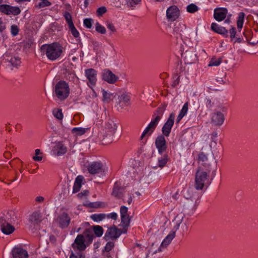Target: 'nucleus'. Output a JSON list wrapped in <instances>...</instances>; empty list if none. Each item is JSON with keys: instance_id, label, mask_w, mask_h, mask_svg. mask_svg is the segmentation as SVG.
Listing matches in <instances>:
<instances>
[{"instance_id": "obj_47", "label": "nucleus", "mask_w": 258, "mask_h": 258, "mask_svg": "<svg viewBox=\"0 0 258 258\" xmlns=\"http://www.w3.org/2000/svg\"><path fill=\"white\" fill-rule=\"evenodd\" d=\"M93 231L97 236H101L103 233L102 228L100 226H95L93 228Z\"/></svg>"}, {"instance_id": "obj_42", "label": "nucleus", "mask_w": 258, "mask_h": 258, "mask_svg": "<svg viewBox=\"0 0 258 258\" xmlns=\"http://www.w3.org/2000/svg\"><path fill=\"white\" fill-rule=\"evenodd\" d=\"M72 132L76 136H81L86 132V130L82 127H74L72 129Z\"/></svg>"}, {"instance_id": "obj_32", "label": "nucleus", "mask_w": 258, "mask_h": 258, "mask_svg": "<svg viewBox=\"0 0 258 258\" xmlns=\"http://www.w3.org/2000/svg\"><path fill=\"white\" fill-rule=\"evenodd\" d=\"M121 217V224L122 227H123V230L124 231L125 229L127 230V228L130 226V223L131 221V219L130 218L129 215H125L123 216H120Z\"/></svg>"}, {"instance_id": "obj_50", "label": "nucleus", "mask_w": 258, "mask_h": 258, "mask_svg": "<svg viewBox=\"0 0 258 258\" xmlns=\"http://www.w3.org/2000/svg\"><path fill=\"white\" fill-rule=\"evenodd\" d=\"M69 29L70 30L72 34L75 38H78L79 37L80 34L78 31L75 28L74 25L69 27Z\"/></svg>"}, {"instance_id": "obj_59", "label": "nucleus", "mask_w": 258, "mask_h": 258, "mask_svg": "<svg viewBox=\"0 0 258 258\" xmlns=\"http://www.w3.org/2000/svg\"><path fill=\"white\" fill-rule=\"evenodd\" d=\"M221 77H218L216 79L218 82H219L221 84H225L227 82V80L226 78V74H221L220 75Z\"/></svg>"}, {"instance_id": "obj_37", "label": "nucleus", "mask_w": 258, "mask_h": 258, "mask_svg": "<svg viewBox=\"0 0 258 258\" xmlns=\"http://www.w3.org/2000/svg\"><path fill=\"white\" fill-rule=\"evenodd\" d=\"M51 5V3L48 0H38L36 3L35 7L38 9H42L49 7Z\"/></svg>"}, {"instance_id": "obj_30", "label": "nucleus", "mask_w": 258, "mask_h": 258, "mask_svg": "<svg viewBox=\"0 0 258 258\" xmlns=\"http://www.w3.org/2000/svg\"><path fill=\"white\" fill-rule=\"evenodd\" d=\"M108 131H105V129L102 128L100 133V138H102V141H104V144H109L112 141L113 137H109L108 136Z\"/></svg>"}, {"instance_id": "obj_21", "label": "nucleus", "mask_w": 258, "mask_h": 258, "mask_svg": "<svg viewBox=\"0 0 258 258\" xmlns=\"http://www.w3.org/2000/svg\"><path fill=\"white\" fill-rule=\"evenodd\" d=\"M227 13L228 11L226 8H220L216 9L214 12V18L216 21L221 22L225 19Z\"/></svg>"}, {"instance_id": "obj_31", "label": "nucleus", "mask_w": 258, "mask_h": 258, "mask_svg": "<svg viewBox=\"0 0 258 258\" xmlns=\"http://www.w3.org/2000/svg\"><path fill=\"white\" fill-rule=\"evenodd\" d=\"M245 16V14L243 12H240L238 14L237 27L239 31L241 30L243 27Z\"/></svg>"}, {"instance_id": "obj_60", "label": "nucleus", "mask_w": 258, "mask_h": 258, "mask_svg": "<svg viewBox=\"0 0 258 258\" xmlns=\"http://www.w3.org/2000/svg\"><path fill=\"white\" fill-rule=\"evenodd\" d=\"M127 212H128V208L126 207H125L124 206H122L120 207V216L128 215L127 214Z\"/></svg>"}, {"instance_id": "obj_55", "label": "nucleus", "mask_w": 258, "mask_h": 258, "mask_svg": "<svg viewBox=\"0 0 258 258\" xmlns=\"http://www.w3.org/2000/svg\"><path fill=\"white\" fill-rule=\"evenodd\" d=\"M93 20L92 19H85L84 20V25L87 28H91L92 26Z\"/></svg>"}, {"instance_id": "obj_3", "label": "nucleus", "mask_w": 258, "mask_h": 258, "mask_svg": "<svg viewBox=\"0 0 258 258\" xmlns=\"http://www.w3.org/2000/svg\"><path fill=\"white\" fill-rule=\"evenodd\" d=\"M163 114V110L160 109L157 111L156 113L153 115V118L149 124L144 130L141 137V139H143L146 136H149L152 134L161 119Z\"/></svg>"}, {"instance_id": "obj_26", "label": "nucleus", "mask_w": 258, "mask_h": 258, "mask_svg": "<svg viewBox=\"0 0 258 258\" xmlns=\"http://www.w3.org/2000/svg\"><path fill=\"white\" fill-rule=\"evenodd\" d=\"M211 28L212 30L213 31L220 34L223 35L224 36H227L228 35V31L225 28L217 24L216 23H213L211 24Z\"/></svg>"}, {"instance_id": "obj_2", "label": "nucleus", "mask_w": 258, "mask_h": 258, "mask_svg": "<svg viewBox=\"0 0 258 258\" xmlns=\"http://www.w3.org/2000/svg\"><path fill=\"white\" fill-rule=\"evenodd\" d=\"M40 49L41 52L45 54L48 59L51 61L58 59L63 52L62 46L57 42L43 44Z\"/></svg>"}, {"instance_id": "obj_13", "label": "nucleus", "mask_w": 258, "mask_h": 258, "mask_svg": "<svg viewBox=\"0 0 258 258\" xmlns=\"http://www.w3.org/2000/svg\"><path fill=\"white\" fill-rule=\"evenodd\" d=\"M174 114L171 113L162 128V132L164 136L166 137L169 136L174 124Z\"/></svg>"}, {"instance_id": "obj_57", "label": "nucleus", "mask_w": 258, "mask_h": 258, "mask_svg": "<svg viewBox=\"0 0 258 258\" xmlns=\"http://www.w3.org/2000/svg\"><path fill=\"white\" fill-rule=\"evenodd\" d=\"M70 258H85V256H83L82 252H78L75 253L73 251H72L70 255Z\"/></svg>"}, {"instance_id": "obj_63", "label": "nucleus", "mask_w": 258, "mask_h": 258, "mask_svg": "<svg viewBox=\"0 0 258 258\" xmlns=\"http://www.w3.org/2000/svg\"><path fill=\"white\" fill-rule=\"evenodd\" d=\"M229 33L231 38L232 39L234 38L236 34V29L233 27H231V28L229 30Z\"/></svg>"}, {"instance_id": "obj_25", "label": "nucleus", "mask_w": 258, "mask_h": 258, "mask_svg": "<svg viewBox=\"0 0 258 258\" xmlns=\"http://www.w3.org/2000/svg\"><path fill=\"white\" fill-rule=\"evenodd\" d=\"M14 258H28L27 251L21 247H16L13 250Z\"/></svg>"}, {"instance_id": "obj_16", "label": "nucleus", "mask_w": 258, "mask_h": 258, "mask_svg": "<svg viewBox=\"0 0 258 258\" xmlns=\"http://www.w3.org/2000/svg\"><path fill=\"white\" fill-rule=\"evenodd\" d=\"M102 78L109 84H114L118 80V77L108 69L104 70L102 71Z\"/></svg>"}, {"instance_id": "obj_11", "label": "nucleus", "mask_w": 258, "mask_h": 258, "mask_svg": "<svg viewBox=\"0 0 258 258\" xmlns=\"http://www.w3.org/2000/svg\"><path fill=\"white\" fill-rule=\"evenodd\" d=\"M85 76L87 79L88 86L92 88L97 82V71L93 69H87L85 70Z\"/></svg>"}, {"instance_id": "obj_33", "label": "nucleus", "mask_w": 258, "mask_h": 258, "mask_svg": "<svg viewBox=\"0 0 258 258\" xmlns=\"http://www.w3.org/2000/svg\"><path fill=\"white\" fill-rule=\"evenodd\" d=\"M130 97L126 95H121L119 97L118 104L121 106H126L130 104Z\"/></svg>"}, {"instance_id": "obj_6", "label": "nucleus", "mask_w": 258, "mask_h": 258, "mask_svg": "<svg viewBox=\"0 0 258 258\" xmlns=\"http://www.w3.org/2000/svg\"><path fill=\"white\" fill-rule=\"evenodd\" d=\"M126 231V229L124 231L123 230L121 231L120 230L118 229L116 226H113L108 228L105 234L104 238L106 241L110 239H116L120 236L121 233H125Z\"/></svg>"}, {"instance_id": "obj_15", "label": "nucleus", "mask_w": 258, "mask_h": 258, "mask_svg": "<svg viewBox=\"0 0 258 258\" xmlns=\"http://www.w3.org/2000/svg\"><path fill=\"white\" fill-rule=\"evenodd\" d=\"M155 146L160 154H162L166 151L167 145L165 138L163 136L160 135L157 137L155 141Z\"/></svg>"}, {"instance_id": "obj_56", "label": "nucleus", "mask_w": 258, "mask_h": 258, "mask_svg": "<svg viewBox=\"0 0 258 258\" xmlns=\"http://www.w3.org/2000/svg\"><path fill=\"white\" fill-rule=\"evenodd\" d=\"M180 77L177 75H175L173 78V81L171 83V86L173 87H176L179 83Z\"/></svg>"}, {"instance_id": "obj_17", "label": "nucleus", "mask_w": 258, "mask_h": 258, "mask_svg": "<svg viewBox=\"0 0 258 258\" xmlns=\"http://www.w3.org/2000/svg\"><path fill=\"white\" fill-rule=\"evenodd\" d=\"M179 15V11L176 6H172L166 10V17L169 21H175Z\"/></svg>"}, {"instance_id": "obj_22", "label": "nucleus", "mask_w": 258, "mask_h": 258, "mask_svg": "<svg viewBox=\"0 0 258 258\" xmlns=\"http://www.w3.org/2000/svg\"><path fill=\"white\" fill-rule=\"evenodd\" d=\"M117 126L114 121L112 120H109L103 128L105 131H108V136L109 137H113L116 131Z\"/></svg>"}, {"instance_id": "obj_35", "label": "nucleus", "mask_w": 258, "mask_h": 258, "mask_svg": "<svg viewBox=\"0 0 258 258\" xmlns=\"http://www.w3.org/2000/svg\"><path fill=\"white\" fill-rule=\"evenodd\" d=\"M8 65L16 67L21 63L20 59L15 56H11L10 59H8Z\"/></svg>"}, {"instance_id": "obj_23", "label": "nucleus", "mask_w": 258, "mask_h": 258, "mask_svg": "<svg viewBox=\"0 0 258 258\" xmlns=\"http://www.w3.org/2000/svg\"><path fill=\"white\" fill-rule=\"evenodd\" d=\"M175 236V231H171L168 234V235L164 239L159 248L157 251H156V252H157V251H162L163 249L166 248L171 243L172 240L174 238Z\"/></svg>"}, {"instance_id": "obj_38", "label": "nucleus", "mask_w": 258, "mask_h": 258, "mask_svg": "<svg viewBox=\"0 0 258 258\" xmlns=\"http://www.w3.org/2000/svg\"><path fill=\"white\" fill-rule=\"evenodd\" d=\"M183 219V216L177 215L174 219L172 221V222L174 224L173 230L176 231L179 229L180 225L181 224Z\"/></svg>"}, {"instance_id": "obj_36", "label": "nucleus", "mask_w": 258, "mask_h": 258, "mask_svg": "<svg viewBox=\"0 0 258 258\" xmlns=\"http://www.w3.org/2000/svg\"><path fill=\"white\" fill-rule=\"evenodd\" d=\"M106 217L105 214H94L91 215V219L95 222H99Z\"/></svg>"}, {"instance_id": "obj_29", "label": "nucleus", "mask_w": 258, "mask_h": 258, "mask_svg": "<svg viewBox=\"0 0 258 258\" xmlns=\"http://www.w3.org/2000/svg\"><path fill=\"white\" fill-rule=\"evenodd\" d=\"M188 103L187 102L184 104L176 118L177 123L186 114L188 111Z\"/></svg>"}, {"instance_id": "obj_64", "label": "nucleus", "mask_w": 258, "mask_h": 258, "mask_svg": "<svg viewBox=\"0 0 258 258\" xmlns=\"http://www.w3.org/2000/svg\"><path fill=\"white\" fill-rule=\"evenodd\" d=\"M106 217L109 219L116 220L117 218V214L115 212H112L108 215H106Z\"/></svg>"}, {"instance_id": "obj_7", "label": "nucleus", "mask_w": 258, "mask_h": 258, "mask_svg": "<svg viewBox=\"0 0 258 258\" xmlns=\"http://www.w3.org/2000/svg\"><path fill=\"white\" fill-rule=\"evenodd\" d=\"M186 28V26L184 24L181 23H175L173 24L172 27H170L169 30L175 37L177 38L180 37L182 39V37L184 36Z\"/></svg>"}, {"instance_id": "obj_27", "label": "nucleus", "mask_w": 258, "mask_h": 258, "mask_svg": "<svg viewBox=\"0 0 258 258\" xmlns=\"http://www.w3.org/2000/svg\"><path fill=\"white\" fill-rule=\"evenodd\" d=\"M0 227L3 233L7 235L11 234L15 230V228L9 223L1 224Z\"/></svg>"}, {"instance_id": "obj_19", "label": "nucleus", "mask_w": 258, "mask_h": 258, "mask_svg": "<svg viewBox=\"0 0 258 258\" xmlns=\"http://www.w3.org/2000/svg\"><path fill=\"white\" fill-rule=\"evenodd\" d=\"M15 214L13 211L5 212L0 216V225L6 224L7 223H10L15 220Z\"/></svg>"}, {"instance_id": "obj_61", "label": "nucleus", "mask_w": 258, "mask_h": 258, "mask_svg": "<svg viewBox=\"0 0 258 258\" xmlns=\"http://www.w3.org/2000/svg\"><path fill=\"white\" fill-rule=\"evenodd\" d=\"M207 155L203 152H201L199 154L198 160L199 161L205 162L207 160Z\"/></svg>"}, {"instance_id": "obj_46", "label": "nucleus", "mask_w": 258, "mask_h": 258, "mask_svg": "<svg viewBox=\"0 0 258 258\" xmlns=\"http://www.w3.org/2000/svg\"><path fill=\"white\" fill-rule=\"evenodd\" d=\"M41 152L40 149L35 150V156L33 157V159L35 161H40L42 160V156L41 155Z\"/></svg>"}, {"instance_id": "obj_43", "label": "nucleus", "mask_w": 258, "mask_h": 258, "mask_svg": "<svg viewBox=\"0 0 258 258\" xmlns=\"http://www.w3.org/2000/svg\"><path fill=\"white\" fill-rule=\"evenodd\" d=\"M63 16L69 27L74 25L72 21V17L70 13L66 12L63 14Z\"/></svg>"}, {"instance_id": "obj_52", "label": "nucleus", "mask_w": 258, "mask_h": 258, "mask_svg": "<svg viewBox=\"0 0 258 258\" xmlns=\"http://www.w3.org/2000/svg\"><path fill=\"white\" fill-rule=\"evenodd\" d=\"M125 1L128 7H134L140 2L141 0H125Z\"/></svg>"}, {"instance_id": "obj_18", "label": "nucleus", "mask_w": 258, "mask_h": 258, "mask_svg": "<svg viewBox=\"0 0 258 258\" xmlns=\"http://www.w3.org/2000/svg\"><path fill=\"white\" fill-rule=\"evenodd\" d=\"M41 221L40 214L38 212L33 213L29 218V224L30 228H35Z\"/></svg>"}, {"instance_id": "obj_9", "label": "nucleus", "mask_w": 258, "mask_h": 258, "mask_svg": "<svg viewBox=\"0 0 258 258\" xmlns=\"http://www.w3.org/2000/svg\"><path fill=\"white\" fill-rule=\"evenodd\" d=\"M68 151L67 146L62 142H58L55 144L51 150V154L56 157L64 155Z\"/></svg>"}, {"instance_id": "obj_12", "label": "nucleus", "mask_w": 258, "mask_h": 258, "mask_svg": "<svg viewBox=\"0 0 258 258\" xmlns=\"http://www.w3.org/2000/svg\"><path fill=\"white\" fill-rule=\"evenodd\" d=\"M0 12L7 15H13L16 16L20 14L21 10L18 7H13L9 5L3 4L0 5Z\"/></svg>"}, {"instance_id": "obj_45", "label": "nucleus", "mask_w": 258, "mask_h": 258, "mask_svg": "<svg viewBox=\"0 0 258 258\" xmlns=\"http://www.w3.org/2000/svg\"><path fill=\"white\" fill-rule=\"evenodd\" d=\"M95 27L96 31L98 33L101 34H104L106 33V31L105 28L100 24L98 22L96 23Z\"/></svg>"}, {"instance_id": "obj_49", "label": "nucleus", "mask_w": 258, "mask_h": 258, "mask_svg": "<svg viewBox=\"0 0 258 258\" xmlns=\"http://www.w3.org/2000/svg\"><path fill=\"white\" fill-rule=\"evenodd\" d=\"M221 63V58H212L209 64V66H218Z\"/></svg>"}, {"instance_id": "obj_20", "label": "nucleus", "mask_w": 258, "mask_h": 258, "mask_svg": "<svg viewBox=\"0 0 258 258\" xmlns=\"http://www.w3.org/2000/svg\"><path fill=\"white\" fill-rule=\"evenodd\" d=\"M71 218L66 213H62L56 219V222L61 228H65L69 226Z\"/></svg>"}, {"instance_id": "obj_53", "label": "nucleus", "mask_w": 258, "mask_h": 258, "mask_svg": "<svg viewBox=\"0 0 258 258\" xmlns=\"http://www.w3.org/2000/svg\"><path fill=\"white\" fill-rule=\"evenodd\" d=\"M114 247V243L112 241L108 242L104 248V251L109 252Z\"/></svg>"}, {"instance_id": "obj_10", "label": "nucleus", "mask_w": 258, "mask_h": 258, "mask_svg": "<svg viewBox=\"0 0 258 258\" xmlns=\"http://www.w3.org/2000/svg\"><path fill=\"white\" fill-rule=\"evenodd\" d=\"M72 246L74 251L82 252L86 248V245L85 243L84 236L82 234H79L76 238L74 242L72 243Z\"/></svg>"}, {"instance_id": "obj_51", "label": "nucleus", "mask_w": 258, "mask_h": 258, "mask_svg": "<svg viewBox=\"0 0 258 258\" xmlns=\"http://www.w3.org/2000/svg\"><path fill=\"white\" fill-rule=\"evenodd\" d=\"M19 32V29L17 25H12L11 26V33L13 36L17 35Z\"/></svg>"}, {"instance_id": "obj_5", "label": "nucleus", "mask_w": 258, "mask_h": 258, "mask_svg": "<svg viewBox=\"0 0 258 258\" xmlns=\"http://www.w3.org/2000/svg\"><path fill=\"white\" fill-rule=\"evenodd\" d=\"M208 173L203 170L199 169L195 175V188L202 190L208 182Z\"/></svg>"}, {"instance_id": "obj_41", "label": "nucleus", "mask_w": 258, "mask_h": 258, "mask_svg": "<svg viewBox=\"0 0 258 258\" xmlns=\"http://www.w3.org/2000/svg\"><path fill=\"white\" fill-rule=\"evenodd\" d=\"M52 113L54 116L59 120H61L63 118V115L62 112V110L61 109H53Z\"/></svg>"}, {"instance_id": "obj_4", "label": "nucleus", "mask_w": 258, "mask_h": 258, "mask_svg": "<svg viewBox=\"0 0 258 258\" xmlns=\"http://www.w3.org/2000/svg\"><path fill=\"white\" fill-rule=\"evenodd\" d=\"M54 93L60 100L66 99L70 94L69 85L64 81H59L55 86Z\"/></svg>"}, {"instance_id": "obj_24", "label": "nucleus", "mask_w": 258, "mask_h": 258, "mask_svg": "<svg viewBox=\"0 0 258 258\" xmlns=\"http://www.w3.org/2000/svg\"><path fill=\"white\" fill-rule=\"evenodd\" d=\"M225 120L224 114L220 112L217 111L214 113L212 117V121L216 125H222Z\"/></svg>"}, {"instance_id": "obj_8", "label": "nucleus", "mask_w": 258, "mask_h": 258, "mask_svg": "<svg viewBox=\"0 0 258 258\" xmlns=\"http://www.w3.org/2000/svg\"><path fill=\"white\" fill-rule=\"evenodd\" d=\"M180 51L181 56L185 63L191 64L197 60V54L194 48H189L185 51H184V49Z\"/></svg>"}, {"instance_id": "obj_48", "label": "nucleus", "mask_w": 258, "mask_h": 258, "mask_svg": "<svg viewBox=\"0 0 258 258\" xmlns=\"http://www.w3.org/2000/svg\"><path fill=\"white\" fill-rule=\"evenodd\" d=\"M107 12V9L105 6H102L96 10V15L101 17Z\"/></svg>"}, {"instance_id": "obj_54", "label": "nucleus", "mask_w": 258, "mask_h": 258, "mask_svg": "<svg viewBox=\"0 0 258 258\" xmlns=\"http://www.w3.org/2000/svg\"><path fill=\"white\" fill-rule=\"evenodd\" d=\"M85 236L90 241H92L94 238V235L91 230H86L85 233Z\"/></svg>"}, {"instance_id": "obj_40", "label": "nucleus", "mask_w": 258, "mask_h": 258, "mask_svg": "<svg viewBox=\"0 0 258 258\" xmlns=\"http://www.w3.org/2000/svg\"><path fill=\"white\" fill-rule=\"evenodd\" d=\"M112 195L117 198L121 199L122 198V194L121 189L116 186V183H115L114 186L112 190Z\"/></svg>"}, {"instance_id": "obj_28", "label": "nucleus", "mask_w": 258, "mask_h": 258, "mask_svg": "<svg viewBox=\"0 0 258 258\" xmlns=\"http://www.w3.org/2000/svg\"><path fill=\"white\" fill-rule=\"evenodd\" d=\"M83 180V177L82 176H78L75 179L74 186H73V192L76 193L78 192L82 186V182Z\"/></svg>"}, {"instance_id": "obj_1", "label": "nucleus", "mask_w": 258, "mask_h": 258, "mask_svg": "<svg viewBox=\"0 0 258 258\" xmlns=\"http://www.w3.org/2000/svg\"><path fill=\"white\" fill-rule=\"evenodd\" d=\"M183 196L185 199L183 204L184 209L187 210L188 213H194L200 203L201 194L189 188L183 191Z\"/></svg>"}, {"instance_id": "obj_58", "label": "nucleus", "mask_w": 258, "mask_h": 258, "mask_svg": "<svg viewBox=\"0 0 258 258\" xmlns=\"http://www.w3.org/2000/svg\"><path fill=\"white\" fill-rule=\"evenodd\" d=\"M107 28L110 31V35L115 33L116 31V29L114 25L111 23L108 22L106 24Z\"/></svg>"}, {"instance_id": "obj_14", "label": "nucleus", "mask_w": 258, "mask_h": 258, "mask_svg": "<svg viewBox=\"0 0 258 258\" xmlns=\"http://www.w3.org/2000/svg\"><path fill=\"white\" fill-rule=\"evenodd\" d=\"M87 169L91 174H98L102 171L103 165L99 161L93 162L88 165Z\"/></svg>"}, {"instance_id": "obj_44", "label": "nucleus", "mask_w": 258, "mask_h": 258, "mask_svg": "<svg viewBox=\"0 0 258 258\" xmlns=\"http://www.w3.org/2000/svg\"><path fill=\"white\" fill-rule=\"evenodd\" d=\"M199 10V7L194 4H191L186 7V11L190 13H194Z\"/></svg>"}, {"instance_id": "obj_34", "label": "nucleus", "mask_w": 258, "mask_h": 258, "mask_svg": "<svg viewBox=\"0 0 258 258\" xmlns=\"http://www.w3.org/2000/svg\"><path fill=\"white\" fill-rule=\"evenodd\" d=\"M101 92L103 96L102 101L105 103H109L112 99L113 94L104 89H102Z\"/></svg>"}, {"instance_id": "obj_62", "label": "nucleus", "mask_w": 258, "mask_h": 258, "mask_svg": "<svg viewBox=\"0 0 258 258\" xmlns=\"http://www.w3.org/2000/svg\"><path fill=\"white\" fill-rule=\"evenodd\" d=\"M205 103L207 108L211 109L213 106V104L209 98H206L205 100Z\"/></svg>"}, {"instance_id": "obj_39", "label": "nucleus", "mask_w": 258, "mask_h": 258, "mask_svg": "<svg viewBox=\"0 0 258 258\" xmlns=\"http://www.w3.org/2000/svg\"><path fill=\"white\" fill-rule=\"evenodd\" d=\"M168 160V156L167 155L160 157L158 159V166L160 168H163L166 164Z\"/></svg>"}]
</instances>
